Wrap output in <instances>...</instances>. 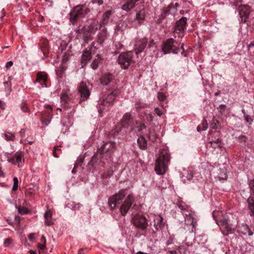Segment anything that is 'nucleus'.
<instances>
[{
  "instance_id": "f257e3e1",
  "label": "nucleus",
  "mask_w": 254,
  "mask_h": 254,
  "mask_svg": "<svg viewBox=\"0 0 254 254\" xmlns=\"http://www.w3.org/2000/svg\"><path fill=\"white\" fill-rule=\"evenodd\" d=\"M116 147V143L114 141H106L98 149L95 154L92 157L89 162L92 166L99 165L104 167L105 161L111 160L112 155Z\"/></svg>"
},
{
  "instance_id": "f03ea898",
  "label": "nucleus",
  "mask_w": 254,
  "mask_h": 254,
  "mask_svg": "<svg viewBox=\"0 0 254 254\" xmlns=\"http://www.w3.org/2000/svg\"><path fill=\"white\" fill-rule=\"evenodd\" d=\"M169 161V154L166 150L162 151L155 162V170L157 174L163 175L166 173Z\"/></svg>"
},
{
  "instance_id": "7ed1b4c3",
  "label": "nucleus",
  "mask_w": 254,
  "mask_h": 254,
  "mask_svg": "<svg viewBox=\"0 0 254 254\" xmlns=\"http://www.w3.org/2000/svg\"><path fill=\"white\" fill-rule=\"evenodd\" d=\"M87 13V8L85 4H80L75 6L69 13V20L74 24L80 18L84 17Z\"/></svg>"
},
{
  "instance_id": "20e7f679",
  "label": "nucleus",
  "mask_w": 254,
  "mask_h": 254,
  "mask_svg": "<svg viewBox=\"0 0 254 254\" xmlns=\"http://www.w3.org/2000/svg\"><path fill=\"white\" fill-rule=\"evenodd\" d=\"M132 52H123L118 57V64L122 68L127 69L132 62Z\"/></svg>"
},
{
  "instance_id": "39448f33",
  "label": "nucleus",
  "mask_w": 254,
  "mask_h": 254,
  "mask_svg": "<svg viewBox=\"0 0 254 254\" xmlns=\"http://www.w3.org/2000/svg\"><path fill=\"white\" fill-rule=\"evenodd\" d=\"M215 221L224 236H228L229 234L234 233V228L232 224L228 223V220L225 218L218 220L215 219Z\"/></svg>"
},
{
  "instance_id": "423d86ee",
  "label": "nucleus",
  "mask_w": 254,
  "mask_h": 254,
  "mask_svg": "<svg viewBox=\"0 0 254 254\" xmlns=\"http://www.w3.org/2000/svg\"><path fill=\"white\" fill-rule=\"evenodd\" d=\"M134 225L142 231L146 230L148 224V220L146 217L140 214H137L132 218Z\"/></svg>"
},
{
  "instance_id": "0eeeda50",
  "label": "nucleus",
  "mask_w": 254,
  "mask_h": 254,
  "mask_svg": "<svg viewBox=\"0 0 254 254\" xmlns=\"http://www.w3.org/2000/svg\"><path fill=\"white\" fill-rule=\"evenodd\" d=\"M116 93L117 92L115 91L107 96H103L102 99L100 100V106L98 109L99 113H101L103 110L105 109V107H108L113 103L116 98Z\"/></svg>"
},
{
  "instance_id": "6e6552de",
  "label": "nucleus",
  "mask_w": 254,
  "mask_h": 254,
  "mask_svg": "<svg viewBox=\"0 0 254 254\" xmlns=\"http://www.w3.org/2000/svg\"><path fill=\"white\" fill-rule=\"evenodd\" d=\"M126 194V190H121L112 196L110 197L108 199V205L111 209L115 208L116 204L120 203L125 196Z\"/></svg>"
},
{
  "instance_id": "1a4fd4ad",
  "label": "nucleus",
  "mask_w": 254,
  "mask_h": 254,
  "mask_svg": "<svg viewBox=\"0 0 254 254\" xmlns=\"http://www.w3.org/2000/svg\"><path fill=\"white\" fill-rule=\"evenodd\" d=\"M174 40L173 38H169L164 42L163 45L162 50L165 54L169 53L171 52L174 54L179 53V49L175 47L174 45Z\"/></svg>"
},
{
  "instance_id": "9d476101",
  "label": "nucleus",
  "mask_w": 254,
  "mask_h": 254,
  "mask_svg": "<svg viewBox=\"0 0 254 254\" xmlns=\"http://www.w3.org/2000/svg\"><path fill=\"white\" fill-rule=\"evenodd\" d=\"M95 44V42H93L89 50L86 49L83 51L81 60L82 67L85 66L91 59V54H95V49H96L94 47Z\"/></svg>"
},
{
  "instance_id": "9b49d317",
  "label": "nucleus",
  "mask_w": 254,
  "mask_h": 254,
  "mask_svg": "<svg viewBox=\"0 0 254 254\" xmlns=\"http://www.w3.org/2000/svg\"><path fill=\"white\" fill-rule=\"evenodd\" d=\"M78 91L80 94L81 101L86 100L90 95V92L87 84L83 81H81L79 83L78 87Z\"/></svg>"
},
{
  "instance_id": "f8f14e48",
  "label": "nucleus",
  "mask_w": 254,
  "mask_h": 254,
  "mask_svg": "<svg viewBox=\"0 0 254 254\" xmlns=\"http://www.w3.org/2000/svg\"><path fill=\"white\" fill-rule=\"evenodd\" d=\"M134 200V198L133 195L129 194L127 196V199L124 201L120 208V212L122 215L125 216L127 213L132 204Z\"/></svg>"
},
{
  "instance_id": "ddd939ff",
  "label": "nucleus",
  "mask_w": 254,
  "mask_h": 254,
  "mask_svg": "<svg viewBox=\"0 0 254 254\" xmlns=\"http://www.w3.org/2000/svg\"><path fill=\"white\" fill-rule=\"evenodd\" d=\"M148 40L146 38H143L137 41L134 45L135 54L138 55L142 52L146 46Z\"/></svg>"
},
{
  "instance_id": "4468645a",
  "label": "nucleus",
  "mask_w": 254,
  "mask_h": 254,
  "mask_svg": "<svg viewBox=\"0 0 254 254\" xmlns=\"http://www.w3.org/2000/svg\"><path fill=\"white\" fill-rule=\"evenodd\" d=\"M187 19L183 17L177 21L176 23L174 32L177 33H182L184 32L187 24Z\"/></svg>"
},
{
  "instance_id": "2eb2a0df",
  "label": "nucleus",
  "mask_w": 254,
  "mask_h": 254,
  "mask_svg": "<svg viewBox=\"0 0 254 254\" xmlns=\"http://www.w3.org/2000/svg\"><path fill=\"white\" fill-rule=\"evenodd\" d=\"M251 12L250 7L247 5H242L239 8V14L242 22H245Z\"/></svg>"
},
{
  "instance_id": "dca6fc26",
  "label": "nucleus",
  "mask_w": 254,
  "mask_h": 254,
  "mask_svg": "<svg viewBox=\"0 0 254 254\" xmlns=\"http://www.w3.org/2000/svg\"><path fill=\"white\" fill-rule=\"evenodd\" d=\"M52 115V108L50 106H47V110L42 112V123L47 126L51 121Z\"/></svg>"
},
{
  "instance_id": "f3484780",
  "label": "nucleus",
  "mask_w": 254,
  "mask_h": 254,
  "mask_svg": "<svg viewBox=\"0 0 254 254\" xmlns=\"http://www.w3.org/2000/svg\"><path fill=\"white\" fill-rule=\"evenodd\" d=\"M122 125L125 127H132L134 123V119L129 113H126L123 116L121 120Z\"/></svg>"
},
{
  "instance_id": "a211bd4d",
  "label": "nucleus",
  "mask_w": 254,
  "mask_h": 254,
  "mask_svg": "<svg viewBox=\"0 0 254 254\" xmlns=\"http://www.w3.org/2000/svg\"><path fill=\"white\" fill-rule=\"evenodd\" d=\"M47 80V74L43 72H39L37 74V78L34 81V83H39L41 85V87H47L46 82Z\"/></svg>"
},
{
  "instance_id": "6ab92c4d",
  "label": "nucleus",
  "mask_w": 254,
  "mask_h": 254,
  "mask_svg": "<svg viewBox=\"0 0 254 254\" xmlns=\"http://www.w3.org/2000/svg\"><path fill=\"white\" fill-rule=\"evenodd\" d=\"M139 0H127L122 6V9L127 12L130 11L135 6V3Z\"/></svg>"
},
{
  "instance_id": "aec40b11",
  "label": "nucleus",
  "mask_w": 254,
  "mask_h": 254,
  "mask_svg": "<svg viewBox=\"0 0 254 254\" xmlns=\"http://www.w3.org/2000/svg\"><path fill=\"white\" fill-rule=\"evenodd\" d=\"M164 224L163 222V218L160 215L156 216L154 219V227L156 230L163 229Z\"/></svg>"
},
{
  "instance_id": "412c9836",
  "label": "nucleus",
  "mask_w": 254,
  "mask_h": 254,
  "mask_svg": "<svg viewBox=\"0 0 254 254\" xmlns=\"http://www.w3.org/2000/svg\"><path fill=\"white\" fill-rule=\"evenodd\" d=\"M112 14L111 10H107L103 14L102 19L100 22V27H102L106 25L109 20L110 17Z\"/></svg>"
},
{
  "instance_id": "4be33fe9",
  "label": "nucleus",
  "mask_w": 254,
  "mask_h": 254,
  "mask_svg": "<svg viewBox=\"0 0 254 254\" xmlns=\"http://www.w3.org/2000/svg\"><path fill=\"white\" fill-rule=\"evenodd\" d=\"M113 75L110 73L103 75L101 79V83L103 85H107L113 80Z\"/></svg>"
},
{
  "instance_id": "5701e85b",
  "label": "nucleus",
  "mask_w": 254,
  "mask_h": 254,
  "mask_svg": "<svg viewBox=\"0 0 254 254\" xmlns=\"http://www.w3.org/2000/svg\"><path fill=\"white\" fill-rule=\"evenodd\" d=\"M52 213L51 211H46L44 214L45 219V224L48 226L52 225L54 224V220L52 218Z\"/></svg>"
},
{
  "instance_id": "b1692460",
  "label": "nucleus",
  "mask_w": 254,
  "mask_h": 254,
  "mask_svg": "<svg viewBox=\"0 0 254 254\" xmlns=\"http://www.w3.org/2000/svg\"><path fill=\"white\" fill-rule=\"evenodd\" d=\"M171 5H169L167 7L162 10L161 14L160 16L159 19L158 20V22H161L162 20L165 18L167 15L171 14L170 9L171 8Z\"/></svg>"
},
{
  "instance_id": "393cba45",
  "label": "nucleus",
  "mask_w": 254,
  "mask_h": 254,
  "mask_svg": "<svg viewBox=\"0 0 254 254\" xmlns=\"http://www.w3.org/2000/svg\"><path fill=\"white\" fill-rule=\"evenodd\" d=\"M185 222L188 225H192V227H194L196 222H194L193 217L190 213L186 214Z\"/></svg>"
},
{
  "instance_id": "a878e982",
  "label": "nucleus",
  "mask_w": 254,
  "mask_h": 254,
  "mask_svg": "<svg viewBox=\"0 0 254 254\" xmlns=\"http://www.w3.org/2000/svg\"><path fill=\"white\" fill-rule=\"evenodd\" d=\"M145 15V10L142 8L136 12V20H137L139 23H142L144 20Z\"/></svg>"
},
{
  "instance_id": "bb28decb",
  "label": "nucleus",
  "mask_w": 254,
  "mask_h": 254,
  "mask_svg": "<svg viewBox=\"0 0 254 254\" xmlns=\"http://www.w3.org/2000/svg\"><path fill=\"white\" fill-rule=\"evenodd\" d=\"M81 31L83 33V39L84 43H87L88 41L90 39L91 37V32L85 28V27L82 28Z\"/></svg>"
},
{
  "instance_id": "cd10ccee",
  "label": "nucleus",
  "mask_w": 254,
  "mask_h": 254,
  "mask_svg": "<svg viewBox=\"0 0 254 254\" xmlns=\"http://www.w3.org/2000/svg\"><path fill=\"white\" fill-rule=\"evenodd\" d=\"M249 209L250 211V215L254 216V198L252 197H250L247 200Z\"/></svg>"
},
{
  "instance_id": "c85d7f7f",
  "label": "nucleus",
  "mask_w": 254,
  "mask_h": 254,
  "mask_svg": "<svg viewBox=\"0 0 254 254\" xmlns=\"http://www.w3.org/2000/svg\"><path fill=\"white\" fill-rule=\"evenodd\" d=\"M137 143L140 149L144 150L147 148V142L145 138L142 136H139L137 139Z\"/></svg>"
},
{
  "instance_id": "c756f323",
  "label": "nucleus",
  "mask_w": 254,
  "mask_h": 254,
  "mask_svg": "<svg viewBox=\"0 0 254 254\" xmlns=\"http://www.w3.org/2000/svg\"><path fill=\"white\" fill-rule=\"evenodd\" d=\"M209 143L211 144V146L214 149H218L220 151L223 148V143L222 141L214 142L210 141Z\"/></svg>"
},
{
  "instance_id": "7c9ffc66",
  "label": "nucleus",
  "mask_w": 254,
  "mask_h": 254,
  "mask_svg": "<svg viewBox=\"0 0 254 254\" xmlns=\"http://www.w3.org/2000/svg\"><path fill=\"white\" fill-rule=\"evenodd\" d=\"M208 124L206 120H203L201 124L198 125L197 127V130L198 131H201L202 130H205L207 128Z\"/></svg>"
},
{
  "instance_id": "2f4dec72",
  "label": "nucleus",
  "mask_w": 254,
  "mask_h": 254,
  "mask_svg": "<svg viewBox=\"0 0 254 254\" xmlns=\"http://www.w3.org/2000/svg\"><path fill=\"white\" fill-rule=\"evenodd\" d=\"M96 57H97V59H95L91 64V66L93 69H96L98 68L99 64L101 61V57L100 55H97Z\"/></svg>"
},
{
  "instance_id": "473e14b6",
  "label": "nucleus",
  "mask_w": 254,
  "mask_h": 254,
  "mask_svg": "<svg viewBox=\"0 0 254 254\" xmlns=\"http://www.w3.org/2000/svg\"><path fill=\"white\" fill-rule=\"evenodd\" d=\"M15 158V161L16 165L21 162L22 157L23 156V154L21 152H17L14 155Z\"/></svg>"
},
{
  "instance_id": "72a5a7b5",
  "label": "nucleus",
  "mask_w": 254,
  "mask_h": 254,
  "mask_svg": "<svg viewBox=\"0 0 254 254\" xmlns=\"http://www.w3.org/2000/svg\"><path fill=\"white\" fill-rule=\"evenodd\" d=\"M222 172V173H220V174H219V175L218 176V178L219 179V180H227V170L226 169L224 168H222L221 171Z\"/></svg>"
},
{
  "instance_id": "f704fd0d",
  "label": "nucleus",
  "mask_w": 254,
  "mask_h": 254,
  "mask_svg": "<svg viewBox=\"0 0 254 254\" xmlns=\"http://www.w3.org/2000/svg\"><path fill=\"white\" fill-rule=\"evenodd\" d=\"M146 127L144 124H140L139 125L137 126L131 128L132 130H134L135 132H140L143 129L146 128Z\"/></svg>"
},
{
  "instance_id": "c9c22d12",
  "label": "nucleus",
  "mask_w": 254,
  "mask_h": 254,
  "mask_svg": "<svg viewBox=\"0 0 254 254\" xmlns=\"http://www.w3.org/2000/svg\"><path fill=\"white\" fill-rule=\"evenodd\" d=\"M18 211L21 214H27L30 212V210L23 206H19L17 207Z\"/></svg>"
},
{
  "instance_id": "e433bc0d",
  "label": "nucleus",
  "mask_w": 254,
  "mask_h": 254,
  "mask_svg": "<svg viewBox=\"0 0 254 254\" xmlns=\"http://www.w3.org/2000/svg\"><path fill=\"white\" fill-rule=\"evenodd\" d=\"M219 123V122L214 118L211 121L210 126L213 129H217L220 126Z\"/></svg>"
},
{
  "instance_id": "4c0bfd02",
  "label": "nucleus",
  "mask_w": 254,
  "mask_h": 254,
  "mask_svg": "<svg viewBox=\"0 0 254 254\" xmlns=\"http://www.w3.org/2000/svg\"><path fill=\"white\" fill-rule=\"evenodd\" d=\"M105 39V35L104 33H100L98 35L97 42L100 44H102Z\"/></svg>"
},
{
  "instance_id": "58836bf2",
  "label": "nucleus",
  "mask_w": 254,
  "mask_h": 254,
  "mask_svg": "<svg viewBox=\"0 0 254 254\" xmlns=\"http://www.w3.org/2000/svg\"><path fill=\"white\" fill-rule=\"evenodd\" d=\"M5 139L7 140H13L14 138V135L10 132H5L4 134Z\"/></svg>"
},
{
  "instance_id": "ea45409f",
  "label": "nucleus",
  "mask_w": 254,
  "mask_h": 254,
  "mask_svg": "<svg viewBox=\"0 0 254 254\" xmlns=\"http://www.w3.org/2000/svg\"><path fill=\"white\" fill-rule=\"evenodd\" d=\"M13 186L12 187V190L15 191L18 189V180L17 177H14L13 179Z\"/></svg>"
},
{
  "instance_id": "a19ab883",
  "label": "nucleus",
  "mask_w": 254,
  "mask_h": 254,
  "mask_svg": "<svg viewBox=\"0 0 254 254\" xmlns=\"http://www.w3.org/2000/svg\"><path fill=\"white\" fill-rule=\"evenodd\" d=\"M157 97H158V100L160 102L164 101L166 98V95L163 93H161V92H159L158 93Z\"/></svg>"
},
{
  "instance_id": "79ce46f5",
  "label": "nucleus",
  "mask_w": 254,
  "mask_h": 254,
  "mask_svg": "<svg viewBox=\"0 0 254 254\" xmlns=\"http://www.w3.org/2000/svg\"><path fill=\"white\" fill-rule=\"evenodd\" d=\"M177 205L178 207L182 211H186V209H188V206L184 205L183 202H179L178 203H177Z\"/></svg>"
},
{
  "instance_id": "37998d69",
  "label": "nucleus",
  "mask_w": 254,
  "mask_h": 254,
  "mask_svg": "<svg viewBox=\"0 0 254 254\" xmlns=\"http://www.w3.org/2000/svg\"><path fill=\"white\" fill-rule=\"evenodd\" d=\"M218 112L220 114L222 115L226 110V105L224 104L220 105L217 108Z\"/></svg>"
},
{
  "instance_id": "c03bdc74",
  "label": "nucleus",
  "mask_w": 254,
  "mask_h": 254,
  "mask_svg": "<svg viewBox=\"0 0 254 254\" xmlns=\"http://www.w3.org/2000/svg\"><path fill=\"white\" fill-rule=\"evenodd\" d=\"M244 229L246 231V232L243 233L244 235L248 234L249 236L253 235V232L250 230V228L247 225L244 226Z\"/></svg>"
},
{
  "instance_id": "a18cd8bd",
  "label": "nucleus",
  "mask_w": 254,
  "mask_h": 254,
  "mask_svg": "<svg viewBox=\"0 0 254 254\" xmlns=\"http://www.w3.org/2000/svg\"><path fill=\"white\" fill-rule=\"evenodd\" d=\"M148 137L150 140L154 141L156 139V134L154 132H152L151 130H150L148 134Z\"/></svg>"
},
{
  "instance_id": "49530a36",
  "label": "nucleus",
  "mask_w": 254,
  "mask_h": 254,
  "mask_svg": "<svg viewBox=\"0 0 254 254\" xmlns=\"http://www.w3.org/2000/svg\"><path fill=\"white\" fill-rule=\"evenodd\" d=\"M21 109L24 112H28V111H29L28 106L27 104H26V103H25V102H23L21 104Z\"/></svg>"
},
{
  "instance_id": "de8ad7c7",
  "label": "nucleus",
  "mask_w": 254,
  "mask_h": 254,
  "mask_svg": "<svg viewBox=\"0 0 254 254\" xmlns=\"http://www.w3.org/2000/svg\"><path fill=\"white\" fill-rule=\"evenodd\" d=\"M249 185L253 194L254 195V179L250 181Z\"/></svg>"
},
{
  "instance_id": "09e8293b",
  "label": "nucleus",
  "mask_w": 254,
  "mask_h": 254,
  "mask_svg": "<svg viewBox=\"0 0 254 254\" xmlns=\"http://www.w3.org/2000/svg\"><path fill=\"white\" fill-rule=\"evenodd\" d=\"M61 149L59 148V146H55L54 148L53 154L55 157H59L57 153V151H60Z\"/></svg>"
},
{
  "instance_id": "8fccbe9b",
  "label": "nucleus",
  "mask_w": 254,
  "mask_h": 254,
  "mask_svg": "<svg viewBox=\"0 0 254 254\" xmlns=\"http://www.w3.org/2000/svg\"><path fill=\"white\" fill-rule=\"evenodd\" d=\"M12 242V239L10 238H7L4 242V245L5 247H8Z\"/></svg>"
},
{
  "instance_id": "3c124183",
  "label": "nucleus",
  "mask_w": 254,
  "mask_h": 254,
  "mask_svg": "<svg viewBox=\"0 0 254 254\" xmlns=\"http://www.w3.org/2000/svg\"><path fill=\"white\" fill-rule=\"evenodd\" d=\"M155 113L159 116H161L164 114V112L161 110L159 108H156L154 109Z\"/></svg>"
},
{
  "instance_id": "603ef678",
  "label": "nucleus",
  "mask_w": 254,
  "mask_h": 254,
  "mask_svg": "<svg viewBox=\"0 0 254 254\" xmlns=\"http://www.w3.org/2000/svg\"><path fill=\"white\" fill-rule=\"evenodd\" d=\"M68 99V96L66 94H63L61 96V100L63 102H66V100Z\"/></svg>"
},
{
  "instance_id": "864d4df0",
  "label": "nucleus",
  "mask_w": 254,
  "mask_h": 254,
  "mask_svg": "<svg viewBox=\"0 0 254 254\" xmlns=\"http://www.w3.org/2000/svg\"><path fill=\"white\" fill-rule=\"evenodd\" d=\"M68 61V57L66 55H64L63 57V59H62L63 64L66 63Z\"/></svg>"
},
{
  "instance_id": "5fc2aeb1",
  "label": "nucleus",
  "mask_w": 254,
  "mask_h": 254,
  "mask_svg": "<svg viewBox=\"0 0 254 254\" xmlns=\"http://www.w3.org/2000/svg\"><path fill=\"white\" fill-rule=\"evenodd\" d=\"M7 161L8 162L11 163L12 164H14V165H16L15 161L14 156H13L11 158L8 159Z\"/></svg>"
},
{
  "instance_id": "6e6d98bb",
  "label": "nucleus",
  "mask_w": 254,
  "mask_h": 254,
  "mask_svg": "<svg viewBox=\"0 0 254 254\" xmlns=\"http://www.w3.org/2000/svg\"><path fill=\"white\" fill-rule=\"evenodd\" d=\"M13 65V62L11 61H9L7 62L6 64L5 67L7 69H8L11 66Z\"/></svg>"
},
{
  "instance_id": "4d7b16f0",
  "label": "nucleus",
  "mask_w": 254,
  "mask_h": 254,
  "mask_svg": "<svg viewBox=\"0 0 254 254\" xmlns=\"http://www.w3.org/2000/svg\"><path fill=\"white\" fill-rule=\"evenodd\" d=\"M38 247L40 249H41V250H44V249H45V248H46V244H40V243H39V244H38Z\"/></svg>"
},
{
  "instance_id": "13d9d810",
  "label": "nucleus",
  "mask_w": 254,
  "mask_h": 254,
  "mask_svg": "<svg viewBox=\"0 0 254 254\" xmlns=\"http://www.w3.org/2000/svg\"><path fill=\"white\" fill-rule=\"evenodd\" d=\"M81 206V205L79 203H78L77 204H75L74 206L73 207V208L74 210H79L80 207Z\"/></svg>"
},
{
  "instance_id": "bf43d9fd",
  "label": "nucleus",
  "mask_w": 254,
  "mask_h": 254,
  "mask_svg": "<svg viewBox=\"0 0 254 254\" xmlns=\"http://www.w3.org/2000/svg\"><path fill=\"white\" fill-rule=\"evenodd\" d=\"M35 234L33 233L30 234L28 235V239L30 241H32L34 239Z\"/></svg>"
},
{
  "instance_id": "052dcab7",
  "label": "nucleus",
  "mask_w": 254,
  "mask_h": 254,
  "mask_svg": "<svg viewBox=\"0 0 254 254\" xmlns=\"http://www.w3.org/2000/svg\"><path fill=\"white\" fill-rule=\"evenodd\" d=\"M0 109L1 110L5 109V104L1 101H0Z\"/></svg>"
},
{
  "instance_id": "680f3d73",
  "label": "nucleus",
  "mask_w": 254,
  "mask_h": 254,
  "mask_svg": "<svg viewBox=\"0 0 254 254\" xmlns=\"http://www.w3.org/2000/svg\"><path fill=\"white\" fill-rule=\"evenodd\" d=\"M41 241L43 243V244H46V239L45 236H42L41 238Z\"/></svg>"
},
{
  "instance_id": "e2e57ef3",
  "label": "nucleus",
  "mask_w": 254,
  "mask_h": 254,
  "mask_svg": "<svg viewBox=\"0 0 254 254\" xmlns=\"http://www.w3.org/2000/svg\"><path fill=\"white\" fill-rule=\"evenodd\" d=\"M210 141H214V142H218V141H222V140L220 138H212Z\"/></svg>"
},
{
  "instance_id": "0e129e2a",
  "label": "nucleus",
  "mask_w": 254,
  "mask_h": 254,
  "mask_svg": "<svg viewBox=\"0 0 254 254\" xmlns=\"http://www.w3.org/2000/svg\"><path fill=\"white\" fill-rule=\"evenodd\" d=\"M116 46L117 48L119 49H122L123 47V45L122 44H121L120 43H119L118 45H116Z\"/></svg>"
},
{
  "instance_id": "69168bd1",
  "label": "nucleus",
  "mask_w": 254,
  "mask_h": 254,
  "mask_svg": "<svg viewBox=\"0 0 254 254\" xmlns=\"http://www.w3.org/2000/svg\"><path fill=\"white\" fill-rule=\"evenodd\" d=\"M97 3L99 5H101L103 3V0H97Z\"/></svg>"
},
{
  "instance_id": "338daca9",
  "label": "nucleus",
  "mask_w": 254,
  "mask_h": 254,
  "mask_svg": "<svg viewBox=\"0 0 254 254\" xmlns=\"http://www.w3.org/2000/svg\"><path fill=\"white\" fill-rule=\"evenodd\" d=\"M254 46V42H252L248 46V48L249 49L251 47Z\"/></svg>"
},
{
  "instance_id": "774afa93",
  "label": "nucleus",
  "mask_w": 254,
  "mask_h": 254,
  "mask_svg": "<svg viewBox=\"0 0 254 254\" xmlns=\"http://www.w3.org/2000/svg\"><path fill=\"white\" fill-rule=\"evenodd\" d=\"M26 194H28V195H32V193H33V192H32V191H31L29 189V190H27V191H26Z\"/></svg>"
}]
</instances>
